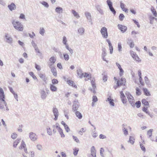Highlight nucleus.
Instances as JSON below:
<instances>
[{"mask_svg": "<svg viewBox=\"0 0 157 157\" xmlns=\"http://www.w3.org/2000/svg\"><path fill=\"white\" fill-rule=\"evenodd\" d=\"M12 24L15 29L20 31H23V25L19 21L13 20L12 22Z\"/></svg>", "mask_w": 157, "mask_h": 157, "instance_id": "obj_1", "label": "nucleus"}, {"mask_svg": "<svg viewBox=\"0 0 157 157\" xmlns=\"http://www.w3.org/2000/svg\"><path fill=\"white\" fill-rule=\"evenodd\" d=\"M77 74L79 77L81 78L83 77H88L90 76V74L87 73H83L82 71L81 68H79L77 70Z\"/></svg>", "mask_w": 157, "mask_h": 157, "instance_id": "obj_2", "label": "nucleus"}, {"mask_svg": "<svg viewBox=\"0 0 157 157\" xmlns=\"http://www.w3.org/2000/svg\"><path fill=\"white\" fill-rule=\"evenodd\" d=\"M125 94L130 104L132 106H134L135 105V101L133 97L128 92H126Z\"/></svg>", "mask_w": 157, "mask_h": 157, "instance_id": "obj_3", "label": "nucleus"}, {"mask_svg": "<svg viewBox=\"0 0 157 157\" xmlns=\"http://www.w3.org/2000/svg\"><path fill=\"white\" fill-rule=\"evenodd\" d=\"M5 41L7 43L11 44L13 43V39L11 36L8 33H5L4 36Z\"/></svg>", "mask_w": 157, "mask_h": 157, "instance_id": "obj_4", "label": "nucleus"}, {"mask_svg": "<svg viewBox=\"0 0 157 157\" xmlns=\"http://www.w3.org/2000/svg\"><path fill=\"white\" fill-rule=\"evenodd\" d=\"M100 32L104 38L106 39L108 37V33L107 28L105 27H102L100 30Z\"/></svg>", "mask_w": 157, "mask_h": 157, "instance_id": "obj_5", "label": "nucleus"}, {"mask_svg": "<svg viewBox=\"0 0 157 157\" xmlns=\"http://www.w3.org/2000/svg\"><path fill=\"white\" fill-rule=\"evenodd\" d=\"M126 82V79L124 78H121V79L118 80L117 81V87L114 86L115 89H116L117 87L121 86L122 85H125Z\"/></svg>", "mask_w": 157, "mask_h": 157, "instance_id": "obj_6", "label": "nucleus"}, {"mask_svg": "<svg viewBox=\"0 0 157 157\" xmlns=\"http://www.w3.org/2000/svg\"><path fill=\"white\" fill-rule=\"evenodd\" d=\"M56 60V58L54 56L51 57L49 59V62L48 63V66L49 67L54 66V64Z\"/></svg>", "mask_w": 157, "mask_h": 157, "instance_id": "obj_7", "label": "nucleus"}, {"mask_svg": "<svg viewBox=\"0 0 157 157\" xmlns=\"http://www.w3.org/2000/svg\"><path fill=\"white\" fill-rule=\"evenodd\" d=\"M130 55L135 60L138 62H140L141 61V60L139 58L138 55L133 51H130Z\"/></svg>", "mask_w": 157, "mask_h": 157, "instance_id": "obj_8", "label": "nucleus"}, {"mask_svg": "<svg viewBox=\"0 0 157 157\" xmlns=\"http://www.w3.org/2000/svg\"><path fill=\"white\" fill-rule=\"evenodd\" d=\"M52 128H53L52 132L54 133H55L56 132V131L55 129V128L58 130L59 132L63 131L62 129L59 127V124L57 123H56L55 125H53L52 126Z\"/></svg>", "mask_w": 157, "mask_h": 157, "instance_id": "obj_9", "label": "nucleus"}, {"mask_svg": "<svg viewBox=\"0 0 157 157\" xmlns=\"http://www.w3.org/2000/svg\"><path fill=\"white\" fill-rule=\"evenodd\" d=\"M91 83L92 88H89V90L94 94H95L96 93V86L95 83V80L94 79L92 80L91 81Z\"/></svg>", "mask_w": 157, "mask_h": 157, "instance_id": "obj_10", "label": "nucleus"}, {"mask_svg": "<svg viewBox=\"0 0 157 157\" xmlns=\"http://www.w3.org/2000/svg\"><path fill=\"white\" fill-rule=\"evenodd\" d=\"M52 111L53 115L55 116L54 119L55 121H56L59 115V113L58 109L56 108H53L52 109Z\"/></svg>", "mask_w": 157, "mask_h": 157, "instance_id": "obj_11", "label": "nucleus"}, {"mask_svg": "<svg viewBox=\"0 0 157 157\" xmlns=\"http://www.w3.org/2000/svg\"><path fill=\"white\" fill-rule=\"evenodd\" d=\"M29 138L33 141H35L37 140V135L34 133L31 132L29 133Z\"/></svg>", "mask_w": 157, "mask_h": 157, "instance_id": "obj_12", "label": "nucleus"}, {"mask_svg": "<svg viewBox=\"0 0 157 157\" xmlns=\"http://www.w3.org/2000/svg\"><path fill=\"white\" fill-rule=\"evenodd\" d=\"M118 29L120 30L122 33H124L127 30V28L126 26L124 25L118 24L117 25Z\"/></svg>", "mask_w": 157, "mask_h": 157, "instance_id": "obj_13", "label": "nucleus"}, {"mask_svg": "<svg viewBox=\"0 0 157 157\" xmlns=\"http://www.w3.org/2000/svg\"><path fill=\"white\" fill-rule=\"evenodd\" d=\"M121 94L120 98L123 104H125L126 103V100L125 99V96L123 92L122 91H121L120 92Z\"/></svg>", "mask_w": 157, "mask_h": 157, "instance_id": "obj_14", "label": "nucleus"}, {"mask_svg": "<svg viewBox=\"0 0 157 157\" xmlns=\"http://www.w3.org/2000/svg\"><path fill=\"white\" fill-rule=\"evenodd\" d=\"M91 155L93 157H96V150L95 147L94 146L92 147L90 149Z\"/></svg>", "mask_w": 157, "mask_h": 157, "instance_id": "obj_15", "label": "nucleus"}, {"mask_svg": "<svg viewBox=\"0 0 157 157\" xmlns=\"http://www.w3.org/2000/svg\"><path fill=\"white\" fill-rule=\"evenodd\" d=\"M40 97L41 99H45L47 96V94L44 90H41L40 91Z\"/></svg>", "mask_w": 157, "mask_h": 157, "instance_id": "obj_16", "label": "nucleus"}, {"mask_svg": "<svg viewBox=\"0 0 157 157\" xmlns=\"http://www.w3.org/2000/svg\"><path fill=\"white\" fill-rule=\"evenodd\" d=\"M95 7L97 11L99 12L100 14L101 15L104 14V11L103 10L101 9V6L100 5H97Z\"/></svg>", "mask_w": 157, "mask_h": 157, "instance_id": "obj_17", "label": "nucleus"}, {"mask_svg": "<svg viewBox=\"0 0 157 157\" xmlns=\"http://www.w3.org/2000/svg\"><path fill=\"white\" fill-rule=\"evenodd\" d=\"M5 100V95L4 91L2 88H0V100Z\"/></svg>", "mask_w": 157, "mask_h": 157, "instance_id": "obj_18", "label": "nucleus"}, {"mask_svg": "<svg viewBox=\"0 0 157 157\" xmlns=\"http://www.w3.org/2000/svg\"><path fill=\"white\" fill-rule=\"evenodd\" d=\"M8 7L11 11L15 10L16 9V6L13 2H12L10 5H8Z\"/></svg>", "mask_w": 157, "mask_h": 157, "instance_id": "obj_19", "label": "nucleus"}, {"mask_svg": "<svg viewBox=\"0 0 157 157\" xmlns=\"http://www.w3.org/2000/svg\"><path fill=\"white\" fill-rule=\"evenodd\" d=\"M3 104H4L5 106L7 105V103L5 100H0V109L3 110L4 109Z\"/></svg>", "mask_w": 157, "mask_h": 157, "instance_id": "obj_20", "label": "nucleus"}, {"mask_svg": "<svg viewBox=\"0 0 157 157\" xmlns=\"http://www.w3.org/2000/svg\"><path fill=\"white\" fill-rule=\"evenodd\" d=\"M40 77L44 82H46L47 80V78L45 74L40 73L39 74Z\"/></svg>", "mask_w": 157, "mask_h": 157, "instance_id": "obj_21", "label": "nucleus"}, {"mask_svg": "<svg viewBox=\"0 0 157 157\" xmlns=\"http://www.w3.org/2000/svg\"><path fill=\"white\" fill-rule=\"evenodd\" d=\"M102 55H101L102 58L104 61H105L106 62H107L108 61H107L106 60V59H105V57L106 55V52H105V48H104L102 49Z\"/></svg>", "mask_w": 157, "mask_h": 157, "instance_id": "obj_22", "label": "nucleus"}, {"mask_svg": "<svg viewBox=\"0 0 157 157\" xmlns=\"http://www.w3.org/2000/svg\"><path fill=\"white\" fill-rule=\"evenodd\" d=\"M79 106L78 103H75L72 106V110L74 112L77 111L78 109Z\"/></svg>", "mask_w": 157, "mask_h": 157, "instance_id": "obj_23", "label": "nucleus"}, {"mask_svg": "<svg viewBox=\"0 0 157 157\" xmlns=\"http://www.w3.org/2000/svg\"><path fill=\"white\" fill-rule=\"evenodd\" d=\"M106 101H108L109 103L111 106H114L115 104L114 102V100L113 99H111L110 97H109L107 98Z\"/></svg>", "mask_w": 157, "mask_h": 157, "instance_id": "obj_24", "label": "nucleus"}, {"mask_svg": "<svg viewBox=\"0 0 157 157\" xmlns=\"http://www.w3.org/2000/svg\"><path fill=\"white\" fill-rule=\"evenodd\" d=\"M55 10L56 12L59 14L62 13L63 12V8L59 6L56 7Z\"/></svg>", "mask_w": 157, "mask_h": 157, "instance_id": "obj_25", "label": "nucleus"}, {"mask_svg": "<svg viewBox=\"0 0 157 157\" xmlns=\"http://www.w3.org/2000/svg\"><path fill=\"white\" fill-rule=\"evenodd\" d=\"M50 90L52 92H56L57 90V87L53 84H50Z\"/></svg>", "mask_w": 157, "mask_h": 157, "instance_id": "obj_26", "label": "nucleus"}, {"mask_svg": "<svg viewBox=\"0 0 157 157\" xmlns=\"http://www.w3.org/2000/svg\"><path fill=\"white\" fill-rule=\"evenodd\" d=\"M85 15L87 20L89 21H91V15L90 13L88 12H86L85 13Z\"/></svg>", "mask_w": 157, "mask_h": 157, "instance_id": "obj_27", "label": "nucleus"}, {"mask_svg": "<svg viewBox=\"0 0 157 157\" xmlns=\"http://www.w3.org/2000/svg\"><path fill=\"white\" fill-rule=\"evenodd\" d=\"M49 67L50 68L51 71L53 73V75L55 76H56L57 75L56 71L54 66Z\"/></svg>", "mask_w": 157, "mask_h": 157, "instance_id": "obj_28", "label": "nucleus"}, {"mask_svg": "<svg viewBox=\"0 0 157 157\" xmlns=\"http://www.w3.org/2000/svg\"><path fill=\"white\" fill-rule=\"evenodd\" d=\"M75 115L79 119H81L82 117V115L81 113L78 111H76L75 113Z\"/></svg>", "mask_w": 157, "mask_h": 157, "instance_id": "obj_29", "label": "nucleus"}, {"mask_svg": "<svg viewBox=\"0 0 157 157\" xmlns=\"http://www.w3.org/2000/svg\"><path fill=\"white\" fill-rule=\"evenodd\" d=\"M71 13L73 15L77 18H78L80 17L79 15L75 10H72Z\"/></svg>", "mask_w": 157, "mask_h": 157, "instance_id": "obj_30", "label": "nucleus"}, {"mask_svg": "<svg viewBox=\"0 0 157 157\" xmlns=\"http://www.w3.org/2000/svg\"><path fill=\"white\" fill-rule=\"evenodd\" d=\"M151 10L153 15L155 17H157V13L156 10L155 9L153 6H151Z\"/></svg>", "mask_w": 157, "mask_h": 157, "instance_id": "obj_31", "label": "nucleus"}, {"mask_svg": "<svg viewBox=\"0 0 157 157\" xmlns=\"http://www.w3.org/2000/svg\"><path fill=\"white\" fill-rule=\"evenodd\" d=\"M46 131L48 135L51 136L52 135V130L49 126H47Z\"/></svg>", "mask_w": 157, "mask_h": 157, "instance_id": "obj_32", "label": "nucleus"}, {"mask_svg": "<svg viewBox=\"0 0 157 157\" xmlns=\"http://www.w3.org/2000/svg\"><path fill=\"white\" fill-rule=\"evenodd\" d=\"M67 82L69 85H71L72 86L75 88H77V86L75 85L74 82L73 81L70 80H68L67 81Z\"/></svg>", "mask_w": 157, "mask_h": 157, "instance_id": "obj_33", "label": "nucleus"}, {"mask_svg": "<svg viewBox=\"0 0 157 157\" xmlns=\"http://www.w3.org/2000/svg\"><path fill=\"white\" fill-rule=\"evenodd\" d=\"M85 29L83 27L79 28L78 29V32L80 35H82L84 33Z\"/></svg>", "mask_w": 157, "mask_h": 157, "instance_id": "obj_34", "label": "nucleus"}, {"mask_svg": "<svg viewBox=\"0 0 157 157\" xmlns=\"http://www.w3.org/2000/svg\"><path fill=\"white\" fill-rule=\"evenodd\" d=\"M153 131V129H151L148 130L147 132V135L148 136V138H150L151 136L152 135V132Z\"/></svg>", "mask_w": 157, "mask_h": 157, "instance_id": "obj_35", "label": "nucleus"}, {"mask_svg": "<svg viewBox=\"0 0 157 157\" xmlns=\"http://www.w3.org/2000/svg\"><path fill=\"white\" fill-rule=\"evenodd\" d=\"M63 55L64 59L65 61H67L69 60L70 58L69 55L68 54L64 53H63Z\"/></svg>", "mask_w": 157, "mask_h": 157, "instance_id": "obj_36", "label": "nucleus"}, {"mask_svg": "<svg viewBox=\"0 0 157 157\" xmlns=\"http://www.w3.org/2000/svg\"><path fill=\"white\" fill-rule=\"evenodd\" d=\"M45 32V30L43 27H41L40 28L39 33L42 36H44V34Z\"/></svg>", "mask_w": 157, "mask_h": 157, "instance_id": "obj_37", "label": "nucleus"}, {"mask_svg": "<svg viewBox=\"0 0 157 157\" xmlns=\"http://www.w3.org/2000/svg\"><path fill=\"white\" fill-rule=\"evenodd\" d=\"M21 140V139H17L13 143V147H16L17 144L19 143Z\"/></svg>", "mask_w": 157, "mask_h": 157, "instance_id": "obj_38", "label": "nucleus"}, {"mask_svg": "<svg viewBox=\"0 0 157 157\" xmlns=\"http://www.w3.org/2000/svg\"><path fill=\"white\" fill-rule=\"evenodd\" d=\"M143 90L144 92V94L145 95L148 96L150 95V93L148 91L147 89V88H144L143 89Z\"/></svg>", "mask_w": 157, "mask_h": 157, "instance_id": "obj_39", "label": "nucleus"}, {"mask_svg": "<svg viewBox=\"0 0 157 157\" xmlns=\"http://www.w3.org/2000/svg\"><path fill=\"white\" fill-rule=\"evenodd\" d=\"M117 49L119 52L122 51V44L121 42H119L118 44Z\"/></svg>", "mask_w": 157, "mask_h": 157, "instance_id": "obj_40", "label": "nucleus"}, {"mask_svg": "<svg viewBox=\"0 0 157 157\" xmlns=\"http://www.w3.org/2000/svg\"><path fill=\"white\" fill-rule=\"evenodd\" d=\"M25 146L26 145L25 143V142L23 140H22L21 143V145L19 147V149H22L23 148H25Z\"/></svg>", "mask_w": 157, "mask_h": 157, "instance_id": "obj_41", "label": "nucleus"}, {"mask_svg": "<svg viewBox=\"0 0 157 157\" xmlns=\"http://www.w3.org/2000/svg\"><path fill=\"white\" fill-rule=\"evenodd\" d=\"M129 142L132 144H133L135 142L134 137H133L130 136L129 137Z\"/></svg>", "mask_w": 157, "mask_h": 157, "instance_id": "obj_42", "label": "nucleus"}, {"mask_svg": "<svg viewBox=\"0 0 157 157\" xmlns=\"http://www.w3.org/2000/svg\"><path fill=\"white\" fill-rule=\"evenodd\" d=\"M128 43H129V45H130V47L131 48H132L134 47V44L133 42L131 40H128Z\"/></svg>", "mask_w": 157, "mask_h": 157, "instance_id": "obj_43", "label": "nucleus"}, {"mask_svg": "<svg viewBox=\"0 0 157 157\" xmlns=\"http://www.w3.org/2000/svg\"><path fill=\"white\" fill-rule=\"evenodd\" d=\"M106 2L109 8L113 7V4L110 0H107Z\"/></svg>", "mask_w": 157, "mask_h": 157, "instance_id": "obj_44", "label": "nucleus"}, {"mask_svg": "<svg viewBox=\"0 0 157 157\" xmlns=\"http://www.w3.org/2000/svg\"><path fill=\"white\" fill-rule=\"evenodd\" d=\"M67 40L66 37L65 36H63V37L62 43L64 45L67 44Z\"/></svg>", "mask_w": 157, "mask_h": 157, "instance_id": "obj_45", "label": "nucleus"}, {"mask_svg": "<svg viewBox=\"0 0 157 157\" xmlns=\"http://www.w3.org/2000/svg\"><path fill=\"white\" fill-rule=\"evenodd\" d=\"M142 103L145 105H148L149 104L148 102L145 99H143L142 101Z\"/></svg>", "mask_w": 157, "mask_h": 157, "instance_id": "obj_46", "label": "nucleus"}, {"mask_svg": "<svg viewBox=\"0 0 157 157\" xmlns=\"http://www.w3.org/2000/svg\"><path fill=\"white\" fill-rule=\"evenodd\" d=\"M29 157H34L35 155V152L33 151H30L29 152Z\"/></svg>", "mask_w": 157, "mask_h": 157, "instance_id": "obj_47", "label": "nucleus"}, {"mask_svg": "<svg viewBox=\"0 0 157 157\" xmlns=\"http://www.w3.org/2000/svg\"><path fill=\"white\" fill-rule=\"evenodd\" d=\"M91 134L92 136L94 137L95 138L98 136V134L95 132V131H92Z\"/></svg>", "mask_w": 157, "mask_h": 157, "instance_id": "obj_48", "label": "nucleus"}, {"mask_svg": "<svg viewBox=\"0 0 157 157\" xmlns=\"http://www.w3.org/2000/svg\"><path fill=\"white\" fill-rule=\"evenodd\" d=\"M142 110L144 112H145L147 114H148L149 115H150V113L147 110V107L146 108L145 107H144L143 108Z\"/></svg>", "mask_w": 157, "mask_h": 157, "instance_id": "obj_49", "label": "nucleus"}, {"mask_svg": "<svg viewBox=\"0 0 157 157\" xmlns=\"http://www.w3.org/2000/svg\"><path fill=\"white\" fill-rule=\"evenodd\" d=\"M119 19L120 21H122L124 18V16L122 13H121L119 17Z\"/></svg>", "mask_w": 157, "mask_h": 157, "instance_id": "obj_50", "label": "nucleus"}, {"mask_svg": "<svg viewBox=\"0 0 157 157\" xmlns=\"http://www.w3.org/2000/svg\"><path fill=\"white\" fill-rule=\"evenodd\" d=\"M136 94L138 95H140L141 94V92L140 90L138 88H136Z\"/></svg>", "mask_w": 157, "mask_h": 157, "instance_id": "obj_51", "label": "nucleus"}, {"mask_svg": "<svg viewBox=\"0 0 157 157\" xmlns=\"http://www.w3.org/2000/svg\"><path fill=\"white\" fill-rule=\"evenodd\" d=\"M155 17L152 16H150L149 17L150 23L151 24H153V20L155 19Z\"/></svg>", "mask_w": 157, "mask_h": 157, "instance_id": "obj_52", "label": "nucleus"}, {"mask_svg": "<svg viewBox=\"0 0 157 157\" xmlns=\"http://www.w3.org/2000/svg\"><path fill=\"white\" fill-rule=\"evenodd\" d=\"M41 3L46 8H48L49 7L48 3L46 2L43 1L41 2Z\"/></svg>", "mask_w": 157, "mask_h": 157, "instance_id": "obj_53", "label": "nucleus"}, {"mask_svg": "<svg viewBox=\"0 0 157 157\" xmlns=\"http://www.w3.org/2000/svg\"><path fill=\"white\" fill-rule=\"evenodd\" d=\"M29 75L33 78L34 79H36L37 78L34 75V74L32 72H30L29 73Z\"/></svg>", "mask_w": 157, "mask_h": 157, "instance_id": "obj_54", "label": "nucleus"}, {"mask_svg": "<svg viewBox=\"0 0 157 157\" xmlns=\"http://www.w3.org/2000/svg\"><path fill=\"white\" fill-rule=\"evenodd\" d=\"M58 81L57 79H53L52 80V84L55 85L58 83Z\"/></svg>", "mask_w": 157, "mask_h": 157, "instance_id": "obj_55", "label": "nucleus"}, {"mask_svg": "<svg viewBox=\"0 0 157 157\" xmlns=\"http://www.w3.org/2000/svg\"><path fill=\"white\" fill-rule=\"evenodd\" d=\"M123 132H124V135H127L128 134V131L127 130V129L125 128H123Z\"/></svg>", "mask_w": 157, "mask_h": 157, "instance_id": "obj_56", "label": "nucleus"}, {"mask_svg": "<svg viewBox=\"0 0 157 157\" xmlns=\"http://www.w3.org/2000/svg\"><path fill=\"white\" fill-rule=\"evenodd\" d=\"M144 80L145 83L147 84H149V81L148 78L147 76H145L144 78Z\"/></svg>", "mask_w": 157, "mask_h": 157, "instance_id": "obj_57", "label": "nucleus"}, {"mask_svg": "<svg viewBox=\"0 0 157 157\" xmlns=\"http://www.w3.org/2000/svg\"><path fill=\"white\" fill-rule=\"evenodd\" d=\"M110 10L115 15L116 13V11L114 9L113 7H111L110 8H109Z\"/></svg>", "mask_w": 157, "mask_h": 157, "instance_id": "obj_58", "label": "nucleus"}, {"mask_svg": "<svg viewBox=\"0 0 157 157\" xmlns=\"http://www.w3.org/2000/svg\"><path fill=\"white\" fill-rule=\"evenodd\" d=\"M119 70L120 72L119 73V74L120 76H121L123 75L124 74V71L123 70V69L121 68V69H120Z\"/></svg>", "mask_w": 157, "mask_h": 157, "instance_id": "obj_59", "label": "nucleus"}, {"mask_svg": "<svg viewBox=\"0 0 157 157\" xmlns=\"http://www.w3.org/2000/svg\"><path fill=\"white\" fill-rule=\"evenodd\" d=\"M78 149L76 148L74 149L73 154L75 156L77 155L78 151Z\"/></svg>", "mask_w": 157, "mask_h": 157, "instance_id": "obj_60", "label": "nucleus"}, {"mask_svg": "<svg viewBox=\"0 0 157 157\" xmlns=\"http://www.w3.org/2000/svg\"><path fill=\"white\" fill-rule=\"evenodd\" d=\"M36 147L39 150H42V146L40 144H38L36 145Z\"/></svg>", "mask_w": 157, "mask_h": 157, "instance_id": "obj_61", "label": "nucleus"}, {"mask_svg": "<svg viewBox=\"0 0 157 157\" xmlns=\"http://www.w3.org/2000/svg\"><path fill=\"white\" fill-rule=\"evenodd\" d=\"M35 68L38 71H40L41 70V68L40 66L37 64L36 63L35 64Z\"/></svg>", "mask_w": 157, "mask_h": 157, "instance_id": "obj_62", "label": "nucleus"}, {"mask_svg": "<svg viewBox=\"0 0 157 157\" xmlns=\"http://www.w3.org/2000/svg\"><path fill=\"white\" fill-rule=\"evenodd\" d=\"M135 104L136 105V107L138 108L140 106L141 102L140 101H136Z\"/></svg>", "mask_w": 157, "mask_h": 157, "instance_id": "obj_63", "label": "nucleus"}, {"mask_svg": "<svg viewBox=\"0 0 157 157\" xmlns=\"http://www.w3.org/2000/svg\"><path fill=\"white\" fill-rule=\"evenodd\" d=\"M73 138L74 140L77 143H79V141L77 137L75 136H73Z\"/></svg>", "mask_w": 157, "mask_h": 157, "instance_id": "obj_64", "label": "nucleus"}]
</instances>
